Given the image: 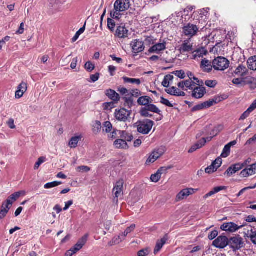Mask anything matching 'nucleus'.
<instances>
[{"instance_id": "f257e3e1", "label": "nucleus", "mask_w": 256, "mask_h": 256, "mask_svg": "<svg viewBox=\"0 0 256 256\" xmlns=\"http://www.w3.org/2000/svg\"><path fill=\"white\" fill-rule=\"evenodd\" d=\"M130 7L129 0H116L114 4V10L110 12L111 18L119 20L122 16L121 12H125Z\"/></svg>"}, {"instance_id": "f03ea898", "label": "nucleus", "mask_w": 256, "mask_h": 256, "mask_svg": "<svg viewBox=\"0 0 256 256\" xmlns=\"http://www.w3.org/2000/svg\"><path fill=\"white\" fill-rule=\"evenodd\" d=\"M138 131L142 134H146L151 130L154 122L149 120H145L138 122L136 124Z\"/></svg>"}, {"instance_id": "7ed1b4c3", "label": "nucleus", "mask_w": 256, "mask_h": 256, "mask_svg": "<svg viewBox=\"0 0 256 256\" xmlns=\"http://www.w3.org/2000/svg\"><path fill=\"white\" fill-rule=\"evenodd\" d=\"M212 66L217 70H224L229 66V61L224 57H218L212 62Z\"/></svg>"}, {"instance_id": "20e7f679", "label": "nucleus", "mask_w": 256, "mask_h": 256, "mask_svg": "<svg viewBox=\"0 0 256 256\" xmlns=\"http://www.w3.org/2000/svg\"><path fill=\"white\" fill-rule=\"evenodd\" d=\"M165 49H149L150 53H154L156 54L152 56L149 58L150 60L157 62L159 60H166L168 58L166 56L167 52H165Z\"/></svg>"}, {"instance_id": "39448f33", "label": "nucleus", "mask_w": 256, "mask_h": 256, "mask_svg": "<svg viewBox=\"0 0 256 256\" xmlns=\"http://www.w3.org/2000/svg\"><path fill=\"white\" fill-rule=\"evenodd\" d=\"M87 241V236H85L78 240L77 243L70 250L66 251L64 256H72L82 248Z\"/></svg>"}, {"instance_id": "423d86ee", "label": "nucleus", "mask_w": 256, "mask_h": 256, "mask_svg": "<svg viewBox=\"0 0 256 256\" xmlns=\"http://www.w3.org/2000/svg\"><path fill=\"white\" fill-rule=\"evenodd\" d=\"M130 114V112L124 108L116 110L114 112L116 118L119 121L124 122L128 120Z\"/></svg>"}, {"instance_id": "0eeeda50", "label": "nucleus", "mask_w": 256, "mask_h": 256, "mask_svg": "<svg viewBox=\"0 0 256 256\" xmlns=\"http://www.w3.org/2000/svg\"><path fill=\"white\" fill-rule=\"evenodd\" d=\"M198 190V189H194L192 188L183 189L180 191L176 195V202H180L184 199L186 198L189 196L194 194Z\"/></svg>"}, {"instance_id": "6e6552de", "label": "nucleus", "mask_w": 256, "mask_h": 256, "mask_svg": "<svg viewBox=\"0 0 256 256\" xmlns=\"http://www.w3.org/2000/svg\"><path fill=\"white\" fill-rule=\"evenodd\" d=\"M228 244L234 250H240L243 246V240L239 236L232 237L228 240Z\"/></svg>"}, {"instance_id": "1a4fd4ad", "label": "nucleus", "mask_w": 256, "mask_h": 256, "mask_svg": "<svg viewBox=\"0 0 256 256\" xmlns=\"http://www.w3.org/2000/svg\"><path fill=\"white\" fill-rule=\"evenodd\" d=\"M164 149L163 148L154 150L146 160V164H148L154 162L164 154Z\"/></svg>"}, {"instance_id": "9d476101", "label": "nucleus", "mask_w": 256, "mask_h": 256, "mask_svg": "<svg viewBox=\"0 0 256 256\" xmlns=\"http://www.w3.org/2000/svg\"><path fill=\"white\" fill-rule=\"evenodd\" d=\"M243 226L242 225L238 226L234 222H225L220 226V229L224 231L234 232Z\"/></svg>"}, {"instance_id": "9b49d317", "label": "nucleus", "mask_w": 256, "mask_h": 256, "mask_svg": "<svg viewBox=\"0 0 256 256\" xmlns=\"http://www.w3.org/2000/svg\"><path fill=\"white\" fill-rule=\"evenodd\" d=\"M182 29L184 34L190 38L196 35L198 30V28L196 25L191 24H188L184 26Z\"/></svg>"}, {"instance_id": "f8f14e48", "label": "nucleus", "mask_w": 256, "mask_h": 256, "mask_svg": "<svg viewBox=\"0 0 256 256\" xmlns=\"http://www.w3.org/2000/svg\"><path fill=\"white\" fill-rule=\"evenodd\" d=\"M178 86L184 90H193L196 86V83L192 80V78L188 80L180 82Z\"/></svg>"}, {"instance_id": "ddd939ff", "label": "nucleus", "mask_w": 256, "mask_h": 256, "mask_svg": "<svg viewBox=\"0 0 256 256\" xmlns=\"http://www.w3.org/2000/svg\"><path fill=\"white\" fill-rule=\"evenodd\" d=\"M244 236L250 239L251 242L256 245V230L252 226H248L244 229Z\"/></svg>"}, {"instance_id": "4468645a", "label": "nucleus", "mask_w": 256, "mask_h": 256, "mask_svg": "<svg viewBox=\"0 0 256 256\" xmlns=\"http://www.w3.org/2000/svg\"><path fill=\"white\" fill-rule=\"evenodd\" d=\"M228 244V240L226 236L218 237L212 242V245L219 248H224Z\"/></svg>"}, {"instance_id": "2eb2a0df", "label": "nucleus", "mask_w": 256, "mask_h": 256, "mask_svg": "<svg viewBox=\"0 0 256 256\" xmlns=\"http://www.w3.org/2000/svg\"><path fill=\"white\" fill-rule=\"evenodd\" d=\"M24 194L25 192L24 191H20L14 192L8 196V198L2 202V204L8 207H10V208L12 204L16 202L22 194Z\"/></svg>"}, {"instance_id": "dca6fc26", "label": "nucleus", "mask_w": 256, "mask_h": 256, "mask_svg": "<svg viewBox=\"0 0 256 256\" xmlns=\"http://www.w3.org/2000/svg\"><path fill=\"white\" fill-rule=\"evenodd\" d=\"M155 40L154 39V38L150 36H148L144 44L146 46H150V45H152L150 48H166V44L164 41H160L159 43H155Z\"/></svg>"}, {"instance_id": "f3484780", "label": "nucleus", "mask_w": 256, "mask_h": 256, "mask_svg": "<svg viewBox=\"0 0 256 256\" xmlns=\"http://www.w3.org/2000/svg\"><path fill=\"white\" fill-rule=\"evenodd\" d=\"M256 174V163L252 164L243 170L240 174L242 178H247Z\"/></svg>"}, {"instance_id": "a211bd4d", "label": "nucleus", "mask_w": 256, "mask_h": 256, "mask_svg": "<svg viewBox=\"0 0 256 256\" xmlns=\"http://www.w3.org/2000/svg\"><path fill=\"white\" fill-rule=\"evenodd\" d=\"M124 184V180H120L114 184L112 190V194L114 198H118L122 194Z\"/></svg>"}, {"instance_id": "6ab92c4d", "label": "nucleus", "mask_w": 256, "mask_h": 256, "mask_svg": "<svg viewBox=\"0 0 256 256\" xmlns=\"http://www.w3.org/2000/svg\"><path fill=\"white\" fill-rule=\"evenodd\" d=\"M222 164V159L219 158H216L212 162L210 166L205 169L206 173L210 174L216 172L218 168L221 166Z\"/></svg>"}, {"instance_id": "aec40b11", "label": "nucleus", "mask_w": 256, "mask_h": 256, "mask_svg": "<svg viewBox=\"0 0 256 256\" xmlns=\"http://www.w3.org/2000/svg\"><path fill=\"white\" fill-rule=\"evenodd\" d=\"M140 110H146L148 112L149 111L160 114V116L156 119V121L160 120L162 118V116L160 114L161 110L154 104L150 103L146 106L142 108Z\"/></svg>"}, {"instance_id": "412c9836", "label": "nucleus", "mask_w": 256, "mask_h": 256, "mask_svg": "<svg viewBox=\"0 0 256 256\" xmlns=\"http://www.w3.org/2000/svg\"><path fill=\"white\" fill-rule=\"evenodd\" d=\"M28 89L27 84L24 82H22L18 86L16 92L15 98L16 99L21 98Z\"/></svg>"}, {"instance_id": "4be33fe9", "label": "nucleus", "mask_w": 256, "mask_h": 256, "mask_svg": "<svg viewBox=\"0 0 256 256\" xmlns=\"http://www.w3.org/2000/svg\"><path fill=\"white\" fill-rule=\"evenodd\" d=\"M244 166V164H234L226 170L224 174L227 175L228 176H230L233 174L236 173L238 170H242Z\"/></svg>"}, {"instance_id": "5701e85b", "label": "nucleus", "mask_w": 256, "mask_h": 256, "mask_svg": "<svg viewBox=\"0 0 256 256\" xmlns=\"http://www.w3.org/2000/svg\"><path fill=\"white\" fill-rule=\"evenodd\" d=\"M212 139V137H208L206 138H202L195 145L191 147L188 150L189 153H192L198 148L204 146L207 142H210Z\"/></svg>"}, {"instance_id": "b1692460", "label": "nucleus", "mask_w": 256, "mask_h": 256, "mask_svg": "<svg viewBox=\"0 0 256 256\" xmlns=\"http://www.w3.org/2000/svg\"><path fill=\"white\" fill-rule=\"evenodd\" d=\"M206 92V89L204 87L196 86L192 90V96L196 98H200Z\"/></svg>"}, {"instance_id": "393cba45", "label": "nucleus", "mask_w": 256, "mask_h": 256, "mask_svg": "<svg viewBox=\"0 0 256 256\" xmlns=\"http://www.w3.org/2000/svg\"><path fill=\"white\" fill-rule=\"evenodd\" d=\"M165 90L168 94L173 96H184L186 95L184 92L180 91L177 88L174 86L168 88Z\"/></svg>"}, {"instance_id": "a878e982", "label": "nucleus", "mask_w": 256, "mask_h": 256, "mask_svg": "<svg viewBox=\"0 0 256 256\" xmlns=\"http://www.w3.org/2000/svg\"><path fill=\"white\" fill-rule=\"evenodd\" d=\"M128 30L124 26H119L116 32V36L120 38H124L128 36Z\"/></svg>"}, {"instance_id": "bb28decb", "label": "nucleus", "mask_w": 256, "mask_h": 256, "mask_svg": "<svg viewBox=\"0 0 256 256\" xmlns=\"http://www.w3.org/2000/svg\"><path fill=\"white\" fill-rule=\"evenodd\" d=\"M106 94L110 99L116 102H118L120 99L119 94L114 90L111 89L106 90Z\"/></svg>"}, {"instance_id": "cd10ccee", "label": "nucleus", "mask_w": 256, "mask_h": 256, "mask_svg": "<svg viewBox=\"0 0 256 256\" xmlns=\"http://www.w3.org/2000/svg\"><path fill=\"white\" fill-rule=\"evenodd\" d=\"M114 145L116 148L128 149V146L126 140L122 139H118L114 141Z\"/></svg>"}, {"instance_id": "c85d7f7f", "label": "nucleus", "mask_w": 256, "mask_h": 256, "mask_svg": "<svg viewBox=\"0 0 256 256\" xmlns=\"http://www.w3.org/2000/svg\"><path fill=\"white\" fill-rule=\"evenodd\" d=\"M119 137L127 142H131L133 139L132 134L124 130H119Z\"/></svg>"}, {"instance_id": "c756f323", "label": "nucleus", "mask_w": 256, "mask_h": 256, "mask_svg": "<svg viewBox=\"0 0 256 256\" xmlns=\"http://www.w3.org/2000/svg\"><path fill=\"white\" fill-rule=\"evenodd\" d=\"M226 189V187L224 186H216L214 187L211 191H210L209 192L206 194L204 196V199H206L208 197H210L212 196V195L218 193L221 190H224Z\"/></svg>"}, {"instance_id": "7c9ffc66", "label": "nucleus", "mask_w": 256, "mask_h": 256, "mask_svg": "<svg viewBox=\"0 0 256 256\" xmlns=\"http://www.w3.org/2000/svg\"><path fill=\"white\" fill-rule=\"evenodd\" d=\"M207 52H208L206 49H196L195 50L192 52V56L194 59L200 58L206 55Z\"/></svg>"}, {"instance_id": "2f4dec72", "label": "nucleus", "mask_w": 256, "mask_h": 256, "mask_svg": "<svg viewBox=\"0 0 256 256\" xmlns=\"http://www.w3.org/2000/svg\"><path fill=\"white\" fill-rule=\"evenodd\" d=\"M152 102V98L148 96H142L138 98V103L140 106H146Z\"/></svg>"}, {"instance_id": "473e14b6", "label": "nucleus", "mask_w": 256, "mask_h": 256, "mask_svg": "<svg viewBox=\"0 0 256 256\" xmlns=\"http://www.w3.org/2000/svg\"><path fill=\"white\" fill-rule=\"evenodd\" d=\"M167 240V238L165 237L162 238V239L158 240L156 242V246L154 250V253L156 254L162 248L164 244H166Z\"/></svg>"}, {"instance_id": "72a5a7b5", "label": "nucleus", "mask_w": 256, "mask_h": 256, "mask_svg": "<svg viewBox=\"0 0 256 256\" xmlns=\"http://www.w3.org/2000/svg\"><path fill=\"white\" fill-rule=\"evenodd\" d=\"M248 70L246 67L243 66H240L235 70L234 73L235 74L242 77L246 76L247 74Z\"/></svg>"}, {"instance_id": "f704fd0d", "label": "nucleus", "mask_w": 256, "mask_h": 256, "mask_svg": "<svg viewBox=\"0 0 256 256\" xmlns=\"http://www.w3.org/2000/svg\"><path fill=\"white\" fill-rule=\"evenodd\" d=\"M82 137L80 136H74L72 137L70 140L68 146L70 148H76L78 144V142L80 140Z\"/></svg>"}, {"instance_id": "c9c22d12", "label": "nucleus", "mask_w": 256, "mask_h": 256, "mask_svg": "<svg viewBox=\"0 0 256 256\" xmlns=\"http://www.w3.org/2000/svg\"><path fill=\"white\" fill-rule=\"evenodd\" d=\"M201 67L204 71L206 72H210L212 70V66L210 64V62L206 60H202L201 62Z\"/></svg>"}, {"instance_id": "e433bc0d", "label": "nucleus", "mask_w": 256, "mask_h": 256, "mask_svg": "<svg viewBox=\"0 0 256 256\" xmlns=\"http://www.w3.org/2000/svg\"><path fill=\"white\" fill-rule=\"evenodd\" d=\"M164 170V168H160L157 172L151 176L150 180L152 182H156L160 178L162 171Z\"/></svg>"}, {"instance_id": "4c0bfd02", "label": "nucleus", "mask_w": 256, "mask_h": 256, "mask_svg": "<svg viewBox=\"0 0 256 256\" xmlns=\"http://www.w3.org/2000/svg\"><path fill=\"white\" fill-rule=\"evenodd\" d=\"M10 208V207L2 204L0 210V220H2L6 216Z\"/></svg>"}, {"instance_id": "58836bf2", "label": "nucleus", "mask_w": 256, "mask_h": 256, "mask_svg": "<svg viewBox=\"0 0 256 256\" xmlns=\"http://www.w3.org/2000/svg\"><path fill=\"white\" fill-rule=\"evenodd\" d=\"M221 100L219 98H214L208 101L203 102L205 108H208L214 104H216L218 102H220Z\"/></svg>"}, {"instance_id": "ea45409f", "label": "nucleus", "mask_w": 256, "mask_h": 256, "mask_svg": "<svg viewBox=\"0 0 256 256\" xmlns=\"http://www.w3.org/2000/svg\"><path fill=\"white\" fill-rule=\"evenodd\" d=\"M232 83L238 86H242L247 84L245 80V78L240 77V78H234L232 80Z\"/></svg>"}, {"instance_id": "a19ab883", "label": "nucleus", "mask_w": 256, "mask_h": 256, "mask_svg": "<svg viewBox=\"0 0 256 256\" xmlns=\"http://www.w3.org/2000/svg\"><path fill=\"white\" fill-rule=\"evenodd\" d=\"M132 48H144V42L140 40H133L130 44Z\"/></svg>"}, {"instance_id": "79ce46f5", "label": "nucleus", "mask_w": 256, "mask_h": 256, "mask_svg": "<svg viewBox=\"0 0 256 256\" xmlns=\"http://www.w3.org/2000/svg\"><path fill=\"white\" fill-rule=\"evenodd\" d=\"M194 46H196V45H194L193 40L190 38L182 42L181 48H192Z\"/></svg>"}, {"instance_id": "37998d69", "label": "nucleus", "mask_w": 256, "mask_h": 256, "mask_svg": "<svg viewBox=\"0 0 256 256\" xmlns=\"http://www.w3.org/2000/svg\"><path fill=\"white\" fill-rule=\"evenodd\" d=\"M124 238L122 236L121 234L117 236H115L111 241L108 243V244L110 246L117 244L124 240Z\"/></svg>"}, {"instance_id": "c03bdc74", "label": "nucleus", "mask_w": 256, "mask_h": 256, "mask_svg": "<svg viewBox=\"0 0 256 256\" xmlns=\"http://www.w3.org/2000/svg\"><path fill=\"white\" fill-rule=\"evenodd\" d=\"M174 78V76L171 74L166 75L162 82V85L164 87L168 88L170 82L173 80Z\"/></svg>"}, {"instance_id": "a18cd8bd", "label": "nucleus", "mask_w": 256, "mask_h": 256, "mask_svg": "<svg viewBox=\"0 0 256 256\" xmlns=\"http://www.w3.org/2000/svg\"><path fill=\"white\" fill-rule=\"evenodd\" d=\"M248 64L250 69L256 70V56L249 58Z\"/></svg>"}, {"instance_id": "49530a36", "label": "nucleus", "mask_w": 256, "mask_h": 256, "mask_svg": "<svg viewBox=\"0 0 256 256\" xmlns=\"http://www.w3.org/2000/svg\"><path fill=\"white\" fill-rule=\"evenodd\" d=\"M112 130V126L109 121L105 122L103 124L102 130L106 133H110Z\"/></svg>"}, {"instance_id": "de8ad7c7", "label": "nucleus", "mask_w": 256, "mask_h": 256, "mask_svg": "<svg viewBox=\"0 0 256 256\" xmlns=\"http://www.w3.org/2000/svg\"><path fill=\"white\" fill-rule=\"evenodd\" d=\"M136 228V225L134 224H132L130 226L126 228L124 232L121 234L122 236L125 240V238L131 232H133Z\"/></svg>"}, {"instance_id": "09e8293b", "label": "nucleus", "mask_w": 256, "mask_h": 256, "mask_svg": "<svg viewBox=\"0 0 256 256\" xmlns=\"http://www.w3.org/2000/svg\"><path fill=\"white\" fill-rule=\"evenodd\" d=\"M122 78L125 83L136 84L137 85H139L140 84V79L128 78L126 76L123 77Z\"/></svg>"}, {"instance_id": "8fccbe9b", "label": "nucleus", "mask_w": 256, "mask_h": 256, "mask_svg": "<svg viewBox=\"0 0 256 256\" xmlns=\"http://www.w3.org/2000/svg\"><path fill=\"white\" fill-rule=\"evenodd\" d=\"M62 184L61 182L54 181L51 182H48L44 185V188L46 189L52 188L58 186Z\"/></svg>"}, {"instance_id": "3c124183", "label": "nucleus", "mask_w": 256, "mask_h": 256, "mask_svg": "<svg viewBox=\"0 0 256 256\" xmlns=\"http://www.w3.org/2000/svg\"><path fill=\"white\" fill-rule=\"evenodd\" d=\"M86 24L84 25L75 34L74 36L72 38V42H76L79 38L80 36L82 34L85 30L86 29Z\"/></svg>"}, {"instance_id": "603ef678", "label": "nucleus", "mask_w": 256, "mask_h": 256, "mask_svg": "<svg viewBox=\"0 0 256 256\" xmlns=\"http://www.w3.org/2000/svg\"><path fill=\"white\" fill-rule=\"evenodd\" d=\"M46 157H44V156H40V157L38 158V161L36 162V163L35 164L34 166V170L38 169L39 168L40 166L42 164H43L44 162H46Z\"/></svg>"}, {"instance_id": "864d4df0", "label": "nucleus", "mask_w": 256, "mask_h": 256, "mask_svg": "<svg viewBox=\"0 0 256 256\" xmlns=\"http://www.w3.org/2000/svg\"><path fill=\"white\" fill-rule=\"evenodd\" d=\"M232 42L230 43L228 42V40H224V42L217 43L215 46H214L212 48H214L215 46H217L218 48H220V47H226V46H230L231 47Z\"/></svg>"}, {"instance_id": "5fc2aeb1", "label": "nucleus", "mask_w": 256, "mask_h": 256, "mask_svg": "<svg viewBox=\"0 0 256 256\" xmlns=\"http://www.w3.org/2000/svg\"><path fill=\"white\" fill-rule=\"evenodd\" d=\"M230 148L229 146L226 145L221 154V156L224 158H227L230 155Z\"/></svg>"}, {"instance_id": "6e6d98bb", "label": "nucleus", "mask_w": 256, "mask_h": 256, "mask_svg": "<svg viewBox=\"0 0 256 256\" xmlns=\"http://www.w3.org/2000/svg\"><path fill=\"white\" fill-rule=\"evenodd\" d=\"M195 8V7L194 6H190L187 7L186 8H185L184 10L183 14L182 15V18H184V16H188L189 19L190 18V16H189V12H191Z\"/></svg>"}, {"instance_id": "4d7b16f0", "label": "nucleus", "mask_w": 256, "mask_h": 256, "mask_svg": "<svg viewBox=\"0 0 256 256\" xmlns=\"http://www.w3.org/2000/svg\"><path fill=\"white\" fill-rule=\"evenodd\" d=\"M113 18H108V26L110 30L113 32L114 30L115 26H116V23L114 21L112 20Z\"/></svg>"}, {"instance_id": "13d9d810", "label": "nucleus", "mask_w": 256, "mask_h": 256, "mask_svg": "<svg viewBox=\"0 0 256 256\" xmlns=\"http://www.w3.org/2000/svg\"><path fill=\"white\" fill-rule=\"evenodd\" d=\"M118 130H114L112 132H110L108 135V137L110 139H115L116 138L119 136Z\"/></svg>"}, {"instance_id": "bf43d9fd", "label": "nucleus", "mask_w": 256, "mask_h": 256, "mask_svg": "<svg viewBox=\"0 0 256 256\" xmlns=\"http://www.w3.org/2000/svg\"><path fill=\"white\" fill-rule=\"evenodd\" d=\"M151 112L149 111H146V110H140V115L145 118H152L153 115L150 113Z\"/></svg>"}, {"instance_id": "052dcab7", "label": "nucleus", "mask_w": 256, "mask_h": 256, "mask_svg": "<svg viewBox=\"0 0 256 256\" xmlns=\"http://www.w3.org/2000/svg\"><path fill=\"white\" fill-rule=\"evenodd\" d=\"M160 102L166 106H168L170 108H172L174 106L173 104L164 98L163 97L160 98Z\"/></svg>"}, {"instance_id": "680f3d73", "label": "nucleus", "mask_w": 256, "mask_h": 256, "mask_svg": "<svg viewBox=\"0 0 256 256\" xmlns=\"http://www.w3.org/2000/svg\"><path fill=\"white\" fill-rule=\"evenodd\" d=\"M205 109L204 104L202 103L198 105L195 106L192 108V112H196Z\"/></svg>"}, {"instance_id": "e2e57ef3", "label": "nucleus", "mask_w": 256, "mask_h": 256, "mask_svg": "<svg viewBox=\"0 0 256 256\" xmlns=\"http://www.w3.org/2000/svg\"><path fill=\"white\" fill-rule=\"evenodd\" d=\"M77 172H89L90 169L89 167L87 166H78L76 168Z\"/></svg>"}, {"instance_id": "0e129e2a", "label": "nucleus", "mask_w": 256, "mask_h": 256, "mask_svg": "<svg viewBox=\"0 0 256 256\" xmlns=\"http://www.w3.org/2000/svg\"><path fill=\"white\" fill-rule=\"evenodd\" d=\"M256 142V134L252 138H249L245 144L246 146L252 145Z\"/></svg>"}, {"instance_id": "69168bd1", "label": "nucleus", "mask_w": 256, "mask_h": 256, "mask_svg": "<svg viewBox=\"0 0 256 256\" xmlns=\"http://www.w3.org/2000/svg\"><path fill=\"white\" fill-rule=\"evenodd\" d=\"M84 68L88 71L91 72L94 69V66L90 62H88L85 64Z\"/></svg>"}, {"instance_id": "338daca9", "label": "nucleus", "mask_w": 256, "mask_h": 256, "mask_svg": "<svg viewBox=\"0 0 256 256\" xmlns=\"http://www.w3.org/2000/svg\"><path fill=\"white\" fill-rule=\"evenodd\" d=\"M205 84L208 87L214 88L216 84V80H208L206 81Z\"/></svg>"}, {"instance_id": "774afa93", "label": "nucleus", "mask_w": 256, "mask_h": 256, "mask_svg": "<svg viewBox=\"0 0 256 256\" xmlns=\"http://www.w3.org/2000/svg\"><path fill=\"white\" fill-rule=\"evenodd\" d=\"M149 251L148 249H143L140 250L138 253V256H146L148 254Z\"/></svg>"}]
</instances>
